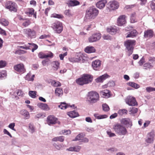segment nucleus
<instances>
[{
	"mask_svg": "<svg viewBox=\"0 0 155 155\" xmlns=\"http://www.w3.org/2000/svg\"><path fill=\"white\" fill-rule=\"evenodd\" d=\"M107 31L112 35H114L117 32L118 29L117 27L115 26L110 27L107 29Z\"/></svg>",
	"mask_w": 155,
	"mask_h": 155,
	"instance_id": "obj_17",
	"label": "nucleus"
},
{
	"mask_svg": "<svg viewBox=\"0 0 155 155\" xmlns=\"http://www.w3.org/2000/svg\"><path fill=\"white\" fill-rule=\"evenodd\" d=\"M34 10L32 8H28L25 11V14L29 16L32 15L34 14Z\"/></svg>",
	"mask_w": 155,
	"mask_h": 155,
	"instance_id": "obj_34",
	"label": "nucleus"
},
{
	"mask_svg": "<svg viewBox=\"0 0 155 155\" xmlns=\"http://www.w3.org/2000/svg\"><path fill=\"white\" fill-rule=\"evenodd\" d=\"M126 102L130 106H134L137 104L135 98L131 96L127 97L126 100Z\"/></svg>",
	"mask_w": 155,
	"mask_h": 155,
	"instance_id": "obj_11",
	"label": "nucleus"
},
{
	"mask_svg": "<svg viewBox=\"0 0 155 155\" xmlns=\"http://www.w3.org/2000/svg\"><path fill=\"white\" fill-rule=\"evenodd\" d=\"M0 34L2 35L6 36L7 35L6 32L5 30L0 27Z\"/></svg>",
	"mask_w": 155,
	"mask_h": 155,
	"instance_id": "obj_58",
	"label": "nucleus"
},
{
	"mask_svg": "<svg viewBox=\"0 0 155 155\" xmlns=\"http://www.w3.org/2000/svg\"><path fill=\"white\" fill-rule=\"evenodd\" d=\"M71 133V131L70 130H62V132H61L60 134H63L64 135H68L70 134Z\"/></svg>",
	"mask_w": 155,
	"mask_h": 155,
	"instance_id": "obj_51",
	"label": "nucleus"
},
{
	"mask_svg": "<svg viewBox=\"0 0 155 155\" xmlns=\"http://www.w3.org/2000/svg\"><path fill=\"white\" fill-rule=\"evenodd\" d=\"M64 13L65 15L68 16H71L72 15L69 9L66 10L65 11Z\"/></svg>",
	"mask_w": 155,
	"mask_h": 155,
	"instance_id": "obj_53",
	"label": "nucleus"
},
{
	"mask_svg": "<svg viewBox=\"0 0 155 155\" xmlns=\"http://www.w3.org/2000/svg\"><path fill=\"white\" fill-rule=\"evenodd\" d=\"M51 17L54 18H62L63 17V16L56 14H52L51 15Z\"/></svg>",
	"mask_w": 155,
	"mask_h": 155,
	"instance_id": "obj_50",
	"label": "nucleus"
},
{
	"mask_svg": "<svg viewBox=\"0 0 155 155\" xmlns=\"http://www.w3.org/2000/svg\"><path fill=\"white\" fill-rule=\"evenodd\" d=\"M101 37V35L99 33H94L88 38V41L91 43L95 42L99 40Z\"/></svg>",
	"mask_w": 155,
	"mask_h": 155,
	"instance_id": "obj_9",
	"label": "nucleus"
},
{
	"mask_svg": "<svg viewBox=\"0 0 155 155\" xmlns=\"http://www.w3.org/2000/svg\"><path fill=\"white\" fill-rule=\"evenodd\" d=\"M28 44L31 45V46L29 47V48L30 47H33V48L35 50H36L38 48V45L34 43H28Z\"/></svg>",
	"mask_w": 155,
	"mask_h": 155,
	"instance_id": "obj_55",
	"label": "nucleus"
},
{
	"mask_svg": "<svg viewBox=\"0 0 155 155\" xmlns=\"http://www.w3.org/2000/svg\"><path fill=\"white\" fill-rule=\"evenodd\" d=\"M81 59H69V61L72 62H78L80 61Z\"/></svg>",
	"mask_w": 155,
	"mask_h": 155,
	"instance_id": "obj_60",
	"label": "nucleus"
},
{
	"mask_svg": "<svg viewBox=\"0 0 155 155\" xmlns=\"http://www.w3.org/2000/svg\"><path fill=\"white\" fill-rule=\"evenodd\" d=\"M78 56L79 58H86L87 57V55L85 53L80 52L78 53Z\"/></svg>",
	"mask_w": 155,
	"mask_h": 155,
	"instance_id": "obj_45",
	"label": "nucleus"
},
{
	"mask_svg": "<svg viewBox=\"0 0 155 155\" xmlns=\"http://www.w3.org/2000/svg\"><path fill=\"white\" fill-rule=\"evenodd\" d=\"M15 126V124L14 123H12L9 124L8 126V127L12 130L15 131V130L14 128V127Z\"/></svg>",
	"mask_w": 155,
	"mask_h": 155,
	"instance_id": "obj_59",
	"label": "nucleus"
},
{
	"mask_svg": "<svg viewBox=\"0 0 155 155\" xmlns=\"http://www.w3.org/2000/svg\"><path fill=\"white\" fill-rule=\"evenodd\" d=\"M127 110L125 109L120 110L118 111V114L120 115H122L124 114H127Z\"/></svg>",
	"mask_w": 155,
	"mask_h": 155,
	"instance_id": "obj_46",
	"label": "nucleus"
},
{
	"mask_svg": "<svg viewBox=\"0 0 155 155\" xmlns=\"http://www.w3.org/2000/svg\"><path fill=\"white\" fill-rule=\"evenodd\" d=\"M130 110L129 111V112H130V114H135L138 111L137 108L135 107H130Z\"/></svg>",
	"mask_w": 155,
	"mask_h": 155,
	"instance_id": "obj_43",
	"label": "nucleus"
},
{
	"mask_svg": "<svg viewBox=\"0 0 155 155\" xmlns=\"http://www.w3.org/2000/svg\"><path fill=\"white\" fill-rule=\"evenodd\" d=\"M39 58H48L53 57V54L51 52H49L46 54H45L42 52H40L38 54Z\"/></svg>",
	"mask_w": 155,
	"mask_h": 155,
	"instance_id": "obj_15",
	"label": "nucleus"
},
{
	"mask_svg": "<svg viewBox=\"0 0 155 155\" xmlns=\"http://www.w3.org/2000/svg\"><path fill=\"white\" fill-rule=\"evenodd\" d=\"M84 51L87 53H91L95 52L96 51V49L94 47L89 46H87L85 48Z\"/></svg>",
	"mask_w": 155,
	"mask_h": 155,
	"instance_id": "obj_21",
	"label": "nucleus"
},
{
	"mask_svg": "<svg viewBox=\"0 0 155 155\" xmlns=\"http://www.w3.org/2000/svg\"><path fill=\"white\" fill-rule=\"evenodd\" d=\"M38 106L40 108L44 110H48L50 109L49 107L46 104L39 103L38 104Z\"/></svg>",
	"mask_w": 155,
	"mask_h": 155,
	"instance_id": "obj_23",
	"label": "nucleus"
},
{
	"mask_svg": "<svg viewBox=\"0 0 155 155\" xmlns=\"http://www.w3.org/2000/svg\"><path fill=\"white\" fill-rule=\"evenodd\" d=\"M101 61L99 60H96L92 63V66L94 69L97 70L100 68L101 65Z\"/></svg>",
	"mask_w": 155,
	"mask_h": 155,
	"instance_id": "obj_16",
	"label": "nucleus"
},
{
	"mask_svg": "<svg viewBox=\"0 0 155 155\" xmlns=\"http://www.w3.org/2000/svg\"><path fill=\"white\" fill-rule=\"evenodd\" d=\"M137 34V31L135 30H134L129 32L126 37H133L136 36Z\"/></svg>",
	"mask_w": 155,
	"mask_h": 155,
	"instance_id": "obj_30",
	"label": "nucleus"
},
{
	"mask_svg": "<svg viewBox=\"0 0 155 155\" xmlns=\"http://www.w3.org/2000/svg\"><path fill=\"white\" fill-rule=\"evenodd\" d=\"M49 59H45L42 61V63L44 66H45L48 65L49 63Z\"/></svg>",
	"mask_w": 155,
	"mask_h": 155,
	"instance_id": "obj_52",
	"label": "nucleus"
},
{
	"mask_svg": "<svg viewBox=\"0 0 155 155\" xmlns=\"http://www.w3.org/2000/svg\"><path fill=\"white\" fill-rule=\"evenodd\" d=\"M98 13V11L96 8L90 7L86 11L84 20L86 21H91L95 18Z\"/></svg>",
	"mask_w": 155,
	"mask_h": 155,
	"instance_id": "obj_1",
	"label": "nucleus"
},
{
	"mask_svg": "<svg viewBox=\"0 0 155 155\" xmlns=\"http://www.w3.org/2000/svg\"><path fill=\"white\" fill-rule=\"evenodd\" d=\"M107 3L106 0H101L97 2L96 5L97 7L101 9L103 8Z\"/></svg>",
	"mask_w": 155,
	"mask_h": 155,
	"instance_id": "obj_19",
	"label": "nucleus"
},
{
	"mask_svg": "<svg viewBox=\"0 0 155 155\" xmlns=\"http://www.w3.org/2000/svg\"><path fill=\"white\" fill-rule=\"evenodd\" d=\"M52 28L56 33H61L63 30L62 23L59 21H56L52 24Z\"/></svg>",
	"mask_w": 155,
	"mask_h": 155,
	"instance_id": "obj_7",
	"label": "nucleus"
},
{
	"mask_svg": "<svg viewBox=\"0 0 155 155\" xmlns=\"http://www.w3.org/2000/svg\"><path fill=\"white\" fill-rule=\"evenodd\" d=\"M153 87H146V90L147 92H150L151 91H153Z\"/></svg>",
	"mask_w": 155,
	"mask_h": 155,
	"instance_id": "obj_61",
	"label": "nucleus"
},
{
	"mask_svg": "<svg viewBox=\"0 0 155 155\" xmlns=\"http://www.w3.org/2000/svg\"><path fill=\"white\" fill-rule=\"evenodd\" d=\"M0 23L2 25L6 26L8 25L9 22L6 19L2 18L0 19Z\"/></svg>",
	"mask_w": 155,
	"mask_h": 155,
	"instance_id": "obj_36",
	"label": "nucleus"
},
{
	"mask_svg": "<svg viewBox=\"0 0 155 155\" xmlns=\"http://www.w3.org/2000/svg\"><path fill=\"white\" fill-rule=\"evenodd\" d=\"M45 116V114H43L42 113H40L36 115V117L38 118H41V117H44Z\"/></svg>",
	"mask_w": 155,
	"mask_h": 155,
	"instance_id": "obj_64",
	"label": "nucleus"
},
{
	"mask_svg": "<svg viewBox=\"0 0 155 155\" xmlns=\"http://www.w3.org/2000/svg\"><path fill=\"white\" fill-rule=\"evenodd\" d=\"M14 69L19 73H24L25 71L24 65L22 64H19L15 65Z\"/></svg>",
	"mask_w": 155,
	"mask_h": 155,
	"instance_id": "obj_12",
	"label": "nucleus"
},
{
	"mask_svg": "<svg viewBox=\"0 0 155 155\" xmlns=\"http://www.w3.org/2000/svg\"><path fill=\"white\" fill-rule=\"evenodd\" d=\"M108 4L111 10H114L118 8L119 6V3L116 1H113L110 2Z\"/></svg>",
	"mask_w": 155,
	"mask_h": 155,
	"instance_id": "obj_14",
	"label": "nucleus"
},
{
	"mask_svg": "<svg viewBox=\"0 0 155 155\" xmlns=\"http://www.w3.org/2000/svg\"><path fill=\"white\" fill-rule=\"evenodd\" d=\"M127 84L135 89H137L140 87L139 85L133 82H130L127 83Z\"/></svg>",
	"mask_w": 155,
	"mask_h": 155,
	"instance_id": "obj_37",
	"label": "nucleus"
},
{
	"mask_svg": "<svg viewBox=\"0 0 155 155\" xmlns=\"http://www.w3.org/2000/svg\"><path fill=\"white\" fill-rule=\"evenodd\" d=\"M80 148L81 147L79 146L74 147V151L78 152L79 151Z\"/></svg>",
	"mask_w": 155,
	"mask_h": 155,
	"instance_id": "obj_62",
	"label": "nucleus"
},
{
	"mask_svg": "<svg viewBox=\"0 0 155 155\" xmlns=\"http://www.w3.org/2000/svg\"><path fill=\"white\" fill-rule=\"evenodd\" d=\"M85 136V134H84L82 133H80L73 140L77 141L81 140V138L84 137Z\"/></svg>",
	"mask_w": 155,
	"mask_h": 155,
	"instance_id": "obj_38",
	"label": "nucleus"
},
{
	"mask_svg": "<svg viewBox=\"0 0 155 155\" xmlns=\"http://www.w3.org/2000/svg\"><path fill=\"white\" fill-rule=\"evenodd\" d=\"M57 119L53 116L51 115L48 117L47 122L49 125L54 124L57 123Z\"/></svg>",
	"mask_w": 155,
	"mask_h": 155,
	"instance_id": "obj_13",
	"label": "nucleus"
},
{
	"mask_svg": "<svg viewBox=\"0 0 155 155\" xmlns=\"http://www.w3.org/2000/svg\"><path fill=\"white\" fill-rule=\"evenodd\" d=\"M130 120L128 118H124L122 119L121 123L124 125H127L129 124Z\"/></svg>",
	"mask_w": 155,
	"mask_h": 155,
	"instance_id": "obj_42",
	"label": "nucleus"
},
{
	"mask_svg": "<svg viewBox=\"0 0 155 155\" xmlns=\"http://www.w3.org/2000/svg\"><path fill=\"white\" fill-rule=\"evenodd\" d=\"M52 86L55 87L60 86L61 85V83L59 81H53L51 82Z\"/></svg>",
	"mask_w": 155,
	"mask_h": 155,
	"instance_id": "obj_41",
	"label": "nucleus"
},
{
	"mask_svg": "<svg viewBox=\"0 0 155 155\" xmlns=\"http://www.w3.org/2000/svg\"><path fill=\"white\" fill-rule=\"evenodd\" d=\"M107 133L110 137H114L116 136L115 134L112 133L110 130L107 131Z\"/></svg>",
	"mask_w": 155,
	"mask_h": 155,
	"instance_id": "obj_54",
	"label": "nucleus"
},
{
	"mask_svg": "<svg viewBox=\"0 0 155 155\" xmlns=\"http://www.w3.org/2000/svg\"><path fill=\"white\" fill-rule=\"evenodd\" d=\"M17 94L19 96H22L23 94V92L21 90H18L17 93Z\"/></svg>",
	"mask_w": 155,
	"mask_h": 155,
	"instance_id": "obj_63",
	"label": "nucleus"
},
{
	"mask_svg": "<svg viewBox=\"0 0 155 155\" xmlns=\"http://www.w3.org/2000/svg\"><path fill=\"white\" fill-rule=\"evenodd\" d=\"M103 110L104 111H108L110 110L108 106L106 104H104L102 105Z\"/></svg>",
	"mask_w": 155,
	"mask_h": 155,
	"instance_id": "obj_47",
	"label": "nucleus"
},
{
	"mask_svg": "<svg viewBox=\"0 0 155 155\" xmlns=\"http://www.w3.org/2000/svg\"><path fill=\"white\" fill-rule=\"evenodd\" d=\"M23 32L28 38H32L36 37V32L34 30L29 28H25L23 29Z\"/></svg>",
	"mask_w": 155,
	"mask_h": 155,
	"instance_id": "obj_8",
	"label": "nucleus"
},
{
	"mask_svg": "<svg viewBox=\"0 0 155 155\" xmlns=\"http://www.w3.org/2000/svg\"><path fill=\"white\" fill-rule=\"evenodd\" d=\"M37 92L34 91H30L29 92V95L32 98H35L36 97V95Z\"/></svg>",
	"mask_w": 155,
	"mask_h": 155,
	"instance_id": "obj_44",
	"label": "nucleus"
},
{
	"mask_svg": "<svg viewBox=\"0 0 155 155\" xmlns=\"http://www.w3.org/2000/svg\"><path fill=\"white\" fill-rule=\"evenodd\" d=\"M20 114L24 116V118L27 119L29 118L30 115L29 112L25 110H23L20 112Z\"/></svg>",
	"mask_w": 155,
	"mask_h": 155,
	"instance_id": "obj_27",
	"label": "nucleus"
},
{
	"mask_svg": "<svg viewBox=\"0 0 155 155\" xmlns=\"http://www.w3.org/2000/svg\"><path fill=\"white\" fill-rule=\"evenodd\" d=\"M55 93L56 96L58 97L60 96L63 93V91L62 89L60 87L56 88L55 89Z\"/></svg>",
	"mask_w": 155,
	"mask_h": 155,
	"instance_id": "obj_29",
	"label": "nucleus"
},
{
	"mask_svg": "<svg viewBox=\"0 0 155 155\" xmlns=\"http://www.w3.org/2000/svg\"><path fill=\"white\" fill-rule=\"evenodd\" d=\"M35 77V75H31L30 73H28L26 75V79L28 81H33Z\"/></svg>",
	"mask_w": 155,
	"mask_h": 155,
	"instance_id": "obj_39",
	"label": "nucleus"
},
{
	"mask_svg": "<svg viewBox=\"0 0 155 155\" xmlns=\"http://www.w3.org/2000/svg\"><path fill=\"white\" fill-rule=\"evenodd\" d=\"M93 79V76L91 75L84 74L81 78L76 79V82L79 85H83L91 82Z\"/></svg>",
	"mask_w": 155,
	"mask_h": 155,
	"instance_id": "obj_2",
	"label": "nucleus"
},
{
	"mask_svg": "<svg viewBox=\"0 0 155 155\" xmlns=\"http://www.w3.org/2000/svg\"><path fill=\"white\" fill-rule=\"evenodd\" d=\"M58 107L61 109H65L69 107H72V106L64 102H61V104L58 106Z\"/></svg>",
	"mask_w": 155,
	"mask_h": 155,
	"instance_id": "obj_28",
	"label": "nucleus"
},
{
	"mask_svg": "<svg viewBox=\"0 0 155 155\" xmlns=\"http://www.w3.org/2000/svg\"><path fill=\"white\" fill-rule=\"evenodd\" d=\"M126 16L125 15H120L117 20V25L118 26H122L126 23Z\"/></svg>",
	"mask_w": 155,
	"mask_h": 155,
	"instance_id": "obj_10",
	"label": "nucleus"
},
{
	"mask_svg": "<svg viewBox=\"0 0 155 155\" xmlns=\"http://www.w3.org/2000/svg\"><path fill=\"white\" fill-rule=\"evenodd\" d=\"M99 100V95L96 92L93 91L88 93L87 96V101L89 104H93Z\"/></svg>",
	"mask_w": 155,
	"mask_h": 155,
	"instance_id": "obj_3",
	"label": "nucleus"
},
{
	"mask_svg": "<svg viewBox=\"0 0 155 155\" xmlns=\"http://www.w3.org/2000/svg\"><path fill=\"white\" fill-rule=\"evenodd\" d=\"M53 69L54 70H57L58 68L60 63L58 61H54L52 63Z\"/></svg>",
	"mask_w": 155,
	"mask_h": 155,
	"instance_id": "obj_35",
	"label": "nucleus"
},
{
	"mask_svg": "<svg viewBox=\"0 0 155 155\" xmlns=\"http://www.w3.org/2000/svg\"><path fill=\"white\" fill-rule=\"evenodd\" d=\"M23 20H25V21L23 23L22 25L25 27L28 26L31 23V21L29 19H26L25 20L24 19H23Z\"/></svg>",
	"mask_w": 155,
	"mask_h": 155,
	"instance_id": "obj_40",
	"label": "nucleus"
},
{
	"mask_svg": "<svg viewBox=\"0 0 155 155\" xmlns=\"http://www.w3.org/2000/svg\"><path fill=\"white\" fill-rule=\"evenodd\" d=\"M134 40H129L124 42V45L129 52V55L131 54L133 52V46L135 44Z\"/></svg>",
	"mask_w": 155,
	"mask_h": 155,
	"instance_id": "obj_5",
	"label": "nucleus"
},
{
	"mask_svg": "<svg viewBox=\"0 0 155 155\" xmlns=\"http://www.w3.org/2000/svg\"><path fill=\"white\" fill-rule=\"evenodd\" d=\"M64 137L63 136H60L55 137L52 139V141H59L60 142H63L64 140Z\"/></svg>",
	"mask_w": 155,
	"mask_h": 155,
	"instance_id": "obj_31",
	"label": "nucleus"
},
{
	"mask_svg": "<svg viewBox=\"0 0 155 155\" xmlns=\"http://www.w3.org/2000/svg\"><path fill=\"white\" fill-rule=\"evenodd\" d=\"M153 31L151 30L145 31L144 33V37L146 38L151 37L153 36Z\"/></svg>",
	"mask_w": 155,
	"mask_h": 155,
	"instance_id": "obj_33",
	"label": "nucleus"
},
{
	"mask_svg": "<svg viewBox=\"0 0 155 155\" xmlns=\"http://www.w3.org/2000/svg\"><path fill=\"white\" fill-rule=\"evenodd\" d=\"M5 8L11 12H16L17 10V5L15 2L8 1L5 4Z\"/></svg>",
	"mask_w": 155,
	"mask_h": 155,
	"instance_id": "obj_6",
	"label": "nucleus"
},
{
	"mask_svg": "<svg viewBox=\"0 0 155 155\" xmlns=\"http://www.w3.org/2000/svg\"><path fill=\"white\" fill-rule=\"evenodd\" d=\"M109 75L107 74H105L100 76L96 79V81L97 82H102L103 81L106 79L108 78Z\"/></svg>",
	"mask_w": 155,
	"mask_h": 155,
	"instance_id": "obj_24",
	"label": "nucleus"
},
{
	"mask_svg": "<svg viewBox=\"0 0 155 155\" xmlns=\"http://www.w3.org/2000/svg\"><path fill=\"white\" fill-rule=\"evenodd\" d=\"M140 19H138L136 18V13L134 12L132 13L130 15V22L131 23H134L137 22L138 20H140Z\"/></svg>",
	"mask_w": 155,
	"mask_h": 155,
	"instance_id": "obj_25",
	"label": "nucleus"
},
{
	"mask_svg": "<svg viewBox=\"0 0 155 155\" xmlns=\"http://www.w3.org/2000/svg\"><path fill=\"white\" fill-rule=\"evenodd\" d=\"M6 75V72L5 71H2L0 72V79L5 77Z\"/></svg>",
	"mask_w": 155,
	"mask_h": 155,
	"instance_id": "obj_49",
	"label": "nucleus"
},
{
	"mask_svg": "<svg viewBox=\"0 0 155 155\" xmlns=\"http://www.w3.org/2000/svg\"><path fill=\"white\" fill-rule=\"evenodd\" d=\"M154 135L153 133L150 132L148 133L147 136V138L146 141L148 143H153V140Z\"/></svg>",
	"mask_w": 155,
	"mask_h": 155,
	"instance_id": "obj_18",
	"label": "nucleus"
},
{
	"mask_svg": "<svg viewBox=\"0 0 155 155\" xmlns=\"http://www.w3.org/2000/svg\"><path fill=\"white\" fill-rule=\"evenodd\" d=\"M103 38L104 40H109L111 39V37L108 35H104L103 36Z\"/></svg>",
	"mask_w": 155,
	"mask_h": 155,
	"instance_id": "obj_56",
	"label": "nucleus"
},
{
	"mask_svg": "<svg viewBox=\"0 0 155 155\" xmlns=\"http://www.w3.org/2000/svg\"><path fill=\"white\" fill-rule=\"evenodd\" d=\"M94 116L97 119H101L107 118L108 116L106 114L100 115L98 114H95Z\"/></svg>",
	"mask_w": 155,
	"mask_h": 155,
	"instance_id": "obj_32",
	"label": "nucleus"
},
{
	"mask_svg": "<svg viewBox=\"0 0 155 155\" xmlns=\"http://www.w3.org/2000/svg\"><path fill=\"white\" fill-rule=\"evenodd\" d=\"M7 64L5 61L1 60L0 61V68H2L5 67Z\"/></svg>",
	"mask_w": 155,
	"mask_h": 155,
	"instance_id": "obj_48",
	"label": "nucleus"
},
{
	"mask_svg": "<svg viewBox=\"0 0 155 155\" xmlns=\"http://www.w3.org/2000/svg\"><path fill=\"white\" fill-rule=\"evenodd\" d=\"M113 129L119 135H125L127 133L126 128L119 124H117L114 125Z\"/></svg>",
	"mask_w": 155,
	"mask_h": 155,
	"instance_id": "obj_4",
	"label": "nucleus"
},
{
	"mask_svg": "<svg viewBox=\"0 0 155 155\" xmlns=\"http://www.w3.org/2000/svg\"><path fill=\"white\" fill-rule=\"evenodd\" d=\"M100 94L103 97L108 98L110 97V91L107 89H105L100 91Z\"/></svg>",
	"mask_w": 155,
	"mask_h": 155,
	"instance_id": "obj_20",
	"label": "nucleus"
},
{
	"mask_svg": "<svg viewBox=\"0 0 155 155\" xmlns=\"http://www.w3.org/2000/svg\"><path fill=\"white\" fill-rule=\"evenodd\" d=\"M67 114L69 117L72 118H75L79 116L78 113L75 110L68 112Z\"/></svg>",
	"mask_w": 155,
	"mask_h": 155,
	"instance_id": "obj_26",
	"label": "nucleus"
},
{
	"mask_svg": "<svg viewBox=\"0 0 155 155\" xmlns=\"http://www.w3.org/2000/svg\"><path fill=\"white\" fill-rule=\"evenodd\" d=\"M150 6L152 9L155 10V0L152 1L151 2Z\"/></svg>",
	"mask_w": 155,
	"mask_h": 155,
	"instance_id": "obj_57",
	"label": "nucleus"
},
{
	"mask_svg": "<svg viewBox=\"0 0 155 155\" xmlns=\"http://www.w3.org/2000/svg\"><path fill=\"white\" fill-rule=\"evenodd\" d=\"M69 6H74L79 4V2L76 0H70L68 1L67 3Z\"/></svg>",
	"mask_w": 155,
	"mask_h": 155,
	"instance_id": "obj_22",
	"label": "nucleus"
}]
</instances>
